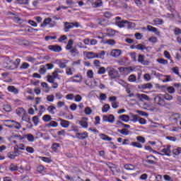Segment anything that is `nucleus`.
<instances>
[{
	"instance_id": "obj_58",
	"label": "nucleus",
	"mask_w": 181,
	"mask_h": 181,
	"mask_svg": "<svg viewBox=\"0 0 181 181\" xmlns=\"http://www.w3.org/2000/svg\"><path fill=\"white\" fill-rule=\"evenodd\" d=\"M21 123H18L17 122L13 124V128H15L16 129H21Z\"/></svg>"
},
{
	"instance_id": "obj_59",
	"label": "nucleus",
	"mask_w": 181,
	"mask_h": 181,
	"mask_svg": "<svg viewBox=\"0 0 181 181\" xmlns=\"http://www.w3.org/2000/svg\"><path fill=\"white\" fill-rule=\"evenodd\" d=\"M132 146H134L135 148H142V144L138 142H132Z\"/></svg>"
},
{
	"instance_id": "obj_9",
	"label": "nucleus",
	"mask_w": 181,
	"mask_h": 181,
	"mask_svg": "<svg viewBox=\"0 0 181 181\" xmlns=\"http://www.w3.org/2000/svg\"><path fill=\"white\" fill-rule=\"evenodd\" d=\"M73 28H74V23H64V32H69V30H70V29H73Z\"/></svg>"
},
{
	"instance_id": "obj_38",
	"label": "nucleus",
	"mask_w": 181,
	"mask_h": 181,
	"mask_svg": "<svg viewBox=\"0 0 181 181\" xmlns=\"http://www.w3.org/2000/svg\"><path fill=\"white\" fill-rule=\"evenodd\" d=\"M127 58H122L118 61L119 66H125L127 64Z\"/></svg>"
},
{
	"instance_id": "obj_6",
	"label": "nucleus",
	"mask_w": 181,
	"mask_h": 181,
	"mask_svg": "<svg viewBox=\"0 0 181 181\" xmlns=\"http://www.w3.org/2000/svg\"><path fill=\"white\" fill-rule=\"evenodd\" d=\"M103 120L105 121V122H110V124H112L114 121H115V117L112 115H110L109 116L103 115Z\"/></svg>"
},
{
	"instance_id": "obj_1",
	"label": "nucleus",
	"mask_w": 181,
	"mask_h": 181,
	"mask_svg": "<svg viewBox=\"0 0 181 181\" xmlns=\"http://www.w3.org/2000/svg\"><path fill=\"white\" fill-rule=\"evenodd\" d=\"M21 64V59H16L15 62H12L9 57H6L3 61V67L7 70H15L19 67Z\"/></svg>"
},
{
	"instance_id": "obj_53",
	"label": "nucleus",
	"mask_w": 181,
	"mask_h": 181,
	"mask_svg": "<svg viewBox=\"0 0 181 181\" xmlns=\"http://www.w3.org/2000/svg\"><path fill=\"white\" fill-rule=\"evenodd\" d=\"M93 64L95 67H97V69H98L101 66V62H100V60L98 59H95L93 61Z\"/></svg>"
},
{
	"instance_id": "obj_2",
	"label": "nucleus",
	"mask_w": 181,
	"mask_h": 181,
	"mask_svg": "<svg viewBox=\"0 0 181 181\" xmlns=\"http://www.w3.org/2000/svg\"><path fill=\"white\" fill-rule=\"evenodd\" d=\"M155 104L159 105V107H165L166 102L163 98V95L159 94L154 98Z\"/></svg>"
},
{
	"instance_id": "obj_47",
	"label": "nucleus",
	"mask_w": 181,
	"mask_h": 181,
	"mask_svg": "<svg viewBox=\"0 0 181 181\" xmlns=\"http://www.w3.org/2000/svg\"><path fill=\"white\" fill-rule=\"evenodd\" d=\"M7 156L9 159H15V158H16V155L13 152H8Z\"/></svg>"
},
{
	"instance_id": "obj_17",
	"label": "nucleus",
	"mask_w": 181,
	"mask_h": 181,
	"mask_svg": "<svg viewBox=\"0 0 181 181\" xmlns=\"http://www.w3.org/2000/svg\"><path fill=\"white\" fill-rule=\"evenodd\" d=\"M153 88V85H152V83H151L141 85V88H142L143 90H146V88H148V90H151V88Z\"/></svg>"
},
{
	"instance_id": "obj_43",
	"label": "nucleus",
	"mask_w": 181,
	"mask_h": 181,
	"mask_svg": "<svg viewBox=\"0 0 181 181\" xmlns=\"http://www.w3.org/2000/svg\"><path fill=\"white\" fill-rule=\"evenodd\" d=\"M84 112L86 115H91V114L93 113V110L90 107H87L86 108H85Z\"/></svg>"
},
{
	"instance_id": "obj_45",
	"label": "nucleus",
	"mask_w": 181,
	"mask_h": 181,
	"mask_svg": "<svg viewBox=\"0 0 181 181\" xmlns=\"http://www.w3.org/2000/svg\"><path fill=\"white\" fill-rule=\"evenodd\" d=\"M137 61L139 62V63H144V62L145 61V55L139 54Z\"/></svg>"
},
{
	"instance_id": "obj_7",
	"label": "nucleus",
	"mask_w": 181,
	"mask_h": 181,
	"mask_svg": "<svg viewBox=\"0 0 181 181\" xmlns=\"http://www.w3.org/2000/svg\"><path fill=\"white\" fill-rule=\"evenodd\" d=\"M48 49L49 50H51L52 52H55L57 53L62 52V47L59 45H49L48 46Z\"/></svg>"
},
{
	"instance_id": "obj_55",
	"label": "nucleus",
	"mask_w": 181,
	"mask_h": 181,
	"mask_svg": "<svg viewBox=\"0 0 181 181\" xmlns=\"http://www.w3.org/2000/svg\"><path fill=\"white\" fill-rule=\"evenodd\" d=\"M47 100H48L49 103H53V101H54V95H47Z\"/></svg>"
},
{
	"instance_id": "obj_24",
	"label": "nucleus",
	"mask_w": 181,
	"mask_h": 181,
	"mask_svg": "<svg viewBox=\"0 0 181 181\" xmlns=\"http://www.w3.org/2000/svg\"><path fill=\"white\" fill-rule=\"evenodd\" d=\"M23 138H26L29 142H33L35 141V136L32 134L24 135Z\"/></svg>"
},
{
	"instance_id": "obj_14",
	"label": "nucleus",
	"mask_w": 181,
	"mask_h": 181,
	"mask_svg": "<svg viewBox=\"0 0 181 181\" xmlns=\"http://www.w3.org/2000/svg\"><path fill=\"white\" fill-rule=\"evenodd\" d=\"M60 121V125L62 127V128H69L70 126V122L64 120L63 119H59Z\"/></svg>"
},
{
	"instance_id": "obj_26",
	"label": "nucleus",
	"mask_w": 181,
	"mask_h": 181,
	"mask_svg": "<svg viewBox=\"0 0 181 181\" xmlns=\"http://www.w3.org/2000/svg\"><path fill=\"white\" fill-rule=\"evenodd\" d=\"M130 121L132 122H138V120L139 119V116L137 115H132L130 117Z\"/></svg>"
},
{
	"instance_id": "obj_37",
	"label": "nucleus",
	"mask_w": 181,
	"mask_h": 181,
	"mask_svg": "<svg viewBox=\"0 0 181 181\" xmlns=\"http://www.w3.org/2000/svg\"><path fill=\"white\" fill-rule=\"evenodd\" d=\"M128 81H130V83H135L136 81V76L132 74L129 76Z\"/></svg>"
},
{
	"instance_id": "obj_50",
	"label": "nucleus",
	"mask_w": 181,
	"mask_h": 181,
	"mask_svg": "<svg viewBox=\"0 0 181 181\" xmlns=\"http://www.w3.org/2000/svg\"><path fill=\"white\" fill-rule=\"evenodd\" d=\"M29 66L30 65L28 64V62H24V63L22 64L20 69L21 70H26V69H28L29 67Z\"/></svg>"
},
{
	"instance_id": "obj_19",
	"label": "nucleus",
	"mask_w": 181,
	"mask_h": 181,
	"mask_svg": "<svg viewBox=\"0 0 181 181\" xmlns=\"http://www.w3.org/2000/svg\"><path fill=\"white\" fill-rule=\"evenodd\" d=\"M92 6L93 8H100V6H103V1L101 0H97L92 4Z\"/></svg>"
},
{
	"instance_id": "obj_48",
	"label": "nucleus",
	"mask_w": 181,
	"mask_h": 181,
	"mask_svg": "<svg viewBox=\"0 0 181 181\" xmlns=\"http://www.w3.org/2000/svg\"><path fill=\"white\" fill-rule=\"evenodd\" d=\"M33 122L34 123L35 127L37 126V124H39V116H34L33 117Z\"/></svg>"
},
{
	"instance_id": "obj_20",
	"label": "nucleus",
	"mask_w": 181,
	"mask_h": 181,
	"mask_svg": "<svg viewBox=\"0 0 181 181\" xmlns=\"http://www.w3.org/2000/svg\"><path fill=\"white\" fill-rule=\"evenodd\" d=\"M8 169H9V170H11V172H16V170H18V169H19V168H18V165L16 164L11 163L9 165Z\"/></svg>"
},
{
	"instance_id": "obj_64",
	"label": "nucleus",
	"mask_w": 181,
	"mask_h": 181,
	"mask_svg": "<svg viewBox=\"0 0 181 181\" xmlns=\"http://www.w3.org/2000/svg\"><path fill=\"white\" fill-rule=\"evenodd\" d=\"M164 177V180H166V181H173V179H172V177L168 175H165L163 176Z\"/></svg>"
},
{
	"instance_id": "obj_35",
	"label": "nucleus",
	"mask_w": 181,
	"mask_h": 181,
	"mask_svg": "<svg viewBox=\"0 0 181 181\" xmlns=\"http://www.w3.org/2000/svg\"><path fill=\"white\" fill-rule=\"evenodd\" d=\"M110 105L108 104H105L102 107V112H108L110 111Z\"/></svg>"
},
{
	"instance_id": "obj_8",
	"label": "nucleus",
	"mask_w": 181,
	"mask_h": 181,
	"mask_svg": "<svg viewBox=\"0 0 181 181\" xmlns=\"http://www.w3.org/2000/svg\"><path fill=\"white\" fill-rule=\"evenodd\" d=\"M76 138H78V139H86V138H88V133H87V132L83 133H76Z\"/></svg>"
},
{
	"instance_id": "obj_30",
	"label": "nucleus",
	"mask_w": 181,
	"mask_h": 181,
	"mask_svg": "<svg viewBox=\"0 0 181 181\" xmlns=\"http://www.w3.org/2000/svg\"><path fill=\"white\" fill-rule=\"evenodd\" d=\"M100 137L103 140V141H112V139L104 134H102L100 135Z\"/></svg>"
},
{
	"instance_id": "obj_40",
	"label": "nucleus",
	"mask_w": 181,
	"mask_h": 181,
	"mask_svg": "<svg viewBox=\"0 0 181 181\" xmlns=\"http://www.w3.org/2000/svg\"><path fill=\"white\" fill-rule=\"evenodd\" d=\"M79 125L82 127V128H88V123L86 121H80Z\"/></svg>"
},
{
	"instance_id": "obj_12",
	"label": "nucleus",
	"mask_w": 181,
	"mask_h": 181,
	"mask_svg": "<svg viewBox=\"0 0 181 181\" xmlns=\"http://www.w3.org/2000/svg\"><path fill=\"white\" fill-rule=\"evenodd\" d=\"M147 30H148V32H153L158 36L160 35V32L158 31V28L153 27L152 25H147Z\"/></svg>"
},
{
	"instance_id": "obj_16",
	"label": "nucleus",
	"mask_w": 181,
	"mask_h": 181,
	"mask_svg": "<svg viewBox=\"0 0 181 181\" xmlns=\"http://www.w3.org/2000/svg\"><path fill=\"white\" fill-rule=\"evenodd\" d=\"M7 90L10 93H13V94H18L19 93V90L16 89V88L13 86H8Z\"/></svg>"
},
{
	"instance_id": "obj_60",
	"label": "nucleus",
	"mask_w": 181,
	"mask_h": 181,
	"mask_svg": "<svg viewBox=\"0 0 181 181\" xmlns=\"http://www.w3.org/2000/svg\"><path fill=\"white\" fill-rule=\"evenodd\" d=\"M136 139L139 142H141V144H145V138L141 136H139L136 137Z\"/></svg>"
},
{
	"instance_id": "obj_57",
	"label": "nucleus",
	"mask_w": 181,
	"mask_h": 181,
	"mask_svg": "<svg viewBox=\"0 0 181 181\" xmlns=\"http://www.w3.org/2000/svg\"><path fill=\"white\" fill-rule=\"evenodd\" d=\"M13 21L14 22H16V23H22V22H23V20H22L21 18L18 17V16H15L13 18Z\"/></svg>"
},
{
	"instance_id": "obj_54",
	"label": "nucleus",
	"mask_w": 181,
	"mask_h": 181,
	"mask_svg": "<svg viewBox=\"0 0 181 181\" xmlns=\"http://www.w3.org/2000/svg\"><path fill=\"white\" fill-rule=\"evenodd\" d=\"M58 148H60V144H59V143H54L52 146V149L54 150V151H56V150Z\"/></svg>"
},
{
	"instance_id": "obj_56",
	"label": "nucleus",
	"mask_w": 181,
	"mask_h": 181,
	"mask_svg": "<svg viewBox=\"0 0 181 181\" xmlns=\"http://www.w3.org/2000/svg\"><path fill=\"white\" fill-rule=\"evenodd\" d=\"M105 74V68L104 66L100 67L98 71V74Z\"/></svg>"
},
{
	"instance_id": "obj_33",
	"label": "nucleus",
	"mask_w": 181,
	"mask_h": 181,
	"mask_svg": "<svg viewBox=\"0 0 181 181\" xmlns=\"http://www.w3.org/2000/svg\"><path fill=\"white\" fill-rule=\"evenodd\" d=\"M124 168L127 170H134V169H135V166L132 164H126L124 165Z\"/></svg>"
},
{
	"instance_id": "obj_51",
	"label": "nucleus",
	"mask_w": 181,
	"mask_h": 181,
	"mask_svg": "<svg viewBox=\"0 0 181 181\" xmlns=\"http://www.w3.org/2000/svg\"><path fill=\"white\" fill-rule=\"evenodd\" d=\"M87 77L88 78H93V77H94V72H93V70H88Z\"/></svg>"
},
{
	"instance_id": "obj_11",
	"label": "nucleus",
	"mask_w": 181,
	"mask_h": 181,
	"mask_svg": "<svg viewBox=\"0 0 181 181\" xmlns=\"http://www.w3.org/2000/svg\"><path fill=\"white\" fill-rule=\"evenodd\" d=\"M122 53L121 49H113L110 52V56L112 57H119Z\"/></svg>"
},
{
	"instance_id": "obj_15",
	"label": "nucleus",
	"mask_w": 181,
	"mask_h": 181,
	"mask_svg": "<svg viewBox=\"0 0 181 181\" xmlns=\"http://www.w3.org/2000/svg\"><path fill=\"white\" fill-rule=\"evenodd\" d=\"M85 54L87 59H96L97 57V53H95L93 52H86Z\"/></svg>"
},
{
	"instance_id": "obj_63",
	"label": "nucleus",
	"mask_w": 181,
	"mask_h": 181,
	"mask_svg": "<svg viewBox=\"0 0 181 181\" xmlns=\"http://www.w3.org/2000/svg\"><path fill=\"white\" fill-rule=\"evenodd\" d=\"M174 33L176 36L179 35H181V29L180 28H176L174 30Z\"/></svg>"
},
{
	"instance_id": "obj_42",
	"label": "nucleus",
	"mask_w": 181,
	"mask_h": 181,
	"mask_svg": "<svg viewBox=\"0 0 181 181\" xmlns=\"http://www.w3.org/2000/svg\"><path fill=\"white\" fill-rule=\"evenodd\" d=\"M167 91L170 93V94H175L176 90H175V88H173V86H168L167 88Z\"/></svg>"
},
{
	"instance_id": "obj_22",
	"label": "nucleus",
	"mask_w": 181,
	"mask_h": 181,
	"mask_svg": "<svg viewBox=\"0 0 181 181\" xmlns=\"http://www.w3.org/2000/svg\"><path fill=\"white\" fill-rule=\"evenodd\" d=\"M119 119L124 121V122H128L129 121V116L127 115H122L119 117Z\"/></svg>"
},
{
	"instance_id": "obj_61",
	"label": "nucleus",
	"mask_w": 181,
	"mask_h": 181,
	"mask_svg": "<svg viewBox=\"0 0 181 181\" xmlns=\"http://www.w3.org/2000/svg\"><path fill=\"white\" fill-rule=\"evenodd\" d=\"M160 64H168V60L163 59H158L157 60Z\"/></svg>"
},
{
	"instance_id": "obj_41",
	"label": "nucleus",
	"mask_w": 181,
	"mask_h": 181,
	"mask_svg": "<svg viewBox=\"0 0 181 181\" xmlns=\"http://www.w3.org/2000/svg\"><path fill=\"white\" fill-rule=\"evenodd\" d=\"M47 81L48 83H54L55 78L53 77V76L49 74L47 76Z\"/></svg>"
},
{
	"instance_id": "obj_44",
	"label": "nucleus",
	"mask_w": 181,
	"mask_h": 181,
	"mask_svg": "<svg viewBox=\"0 0 181 181\" xmlns=\"http://www.w3.org/2000/svg\"><path fill=\"white\" fill-rule=\"evenodd\" d=\"M54 110H56V107L53 105H50L47 107V111L50 112V114L54 115Z\"/></svg>"
},
{
	"instance_id": "obj_31",
	"label": "nucleus",
	"mask_w": 181,
	"mask_h": 181,
	"mask_svg": "<svg viewBox=\"0 0 181 181\" xmlns=\"http://www.w3.org/2000/svg\"><path fill=\"white\" fill-rule=\"evenodd\" d=\"M117 132H119V134H122V135H129V131H128L127 129H118Z\"/></svg>"
},
{
	"instance_id": "obj_28",
	"label": "nucleus",
	"mask_w": 181,
	"mask_h": 181,
	"mask_svg": "<svg viewBox=\"0 0 181 181\" xmlns=\"http://www.w3.org/2000/svg\"><path fill=\"white\" fill-rule=\"evenodd\" d=\"M163 97L164 100H167V101H172V100H173V96H172L169 93L163 95Z\"/></svg>"
},
{
	"instance_id": "obj_5",
	"label": "nucleus",
	"mask_w": 181,
	"mask_h": 181,
	"mask_svg": "<svg viewBox=\"0 0 181 181\" xmlns=\"http://www.w3.org/2000/svg\"><path fill=\"white\" fill-rule=\"evenodd\" d=\"M161 153L159 152H156L158 153V155H162V156H170V146H168L166 148H164L163 149L161 150Z\"/></svg>"
},
{
	"instance_id": "obj_49",
	"label": "nucleus",
	"mask_w": 181,
	"mask_h": 181,
	"mask_svg": "<svg viewBox=\"0 0 181 181\" xmlns=\"http://www.w3.org/2000/svg\"><path fill=\"white\" fill-rule=\"evenodd\" d=\"M105 45H110L111 46H114L115 45V40H107L104 42Z\"/></svg>"
},
{
	"instance_id": "obj_52",
	"label": "nucleus",
	"mask_w": 181,
	"mask_h": 181,
	"mask_svg": "<svg viewBox=\"0 0 181 181\" xmlns=\"http://www.w3.org/2000/svg\"><path fill=\"white\" fill-rule=\"evenodd\" d=\"M73 46V40H69L66 45V49L70 50Z\"/></svg>"
},
{
	"instance_id": "obj_23",
	"label": "nucleus",
	"mask_w": 181,
	"mask_h": 181,
	"mask_svg": "<svg viewBox=\"0 0 181 181\" xmlns=\"http://www.w3.org/2000/svg\"><path fill=\"white\" fill-rule=\"evenodd\" d=\"M52 22V18H47L45 19L43 23L41 24L42 28H45L47 25H49Z\"/></svg>"
},
{
	"instance_id": "obj_34",
	"label": "nucleus",
	"mask_w": 181,
	"mask_h": 181,
	"mask_svg": "<svg viewBox=\"0 0 181 181\" xmlns=\"http://www.w3.org/2000/svg\"><path fill=\"white\" fill-rule=\"evenodd\" d=\"M173 155H175L176 156H178V155H180L181 153V148L178 147L177 148H175L173 150Z\"/></svg>"
},
{
	"instance_id": "obj_62",
	"label": "nucleus",
	"mask_w": 181,
	"mask_h": 181,
	"mask_svg": "<svg viewBox=\"0 0 181 181\" xmlns=\"http://www.w3.org/2000/svg\"><path fill=\"white\" fill-rule=\"evenodd\" d=\"M39 73L40 74H45V73H46V68L45 67V66H42L39 70Z\"/></svg>"
},
{
	"instance_id": "obj_39",
	"label": "nucleus",
	"mask_w": 181,
	"mask_h": 181,
	"mask_svg": "<svg viewBox=\"0 0 181 181\" xmlns=\"http://www.w3.org/2000/svg\"><path fill=\"white\" fill-rule=\"evenodd\" d=\"M154 25H162L163 23V20L160 18H156L153 21Z\"/></svg>"
},
{
	"instance_id": "obj_4",
	"label": "nucleus",
	"mask_w": 181,
	"mask_h": 181,
	"mask_svg": "<svg viewBox=\"0 0 181 181\" xmlns=\"http://www.w3.org/2000/svg\"><path fill=\"white\" fill-rule=\"evenodd\" d=\"M69 81H72V83H81L83 81V76L80 74L75 75L69 78Z\"/></svg>"
},
{
	"instance_id": "obj_25",
	"label": "nucleus",
	"mask_w": 181,
	"mask_h": 181,
	"mask_svg": "<svg viewBox=\"0 0 181 181\" xmlns=\"http://www.w3.org/2000/svg\"><path fill=\"white\" fill-rule=\"evenodd\" d=\"M124 23H128L127 21H116L115 25L119 26V28H124L125 25Z\"/></svg>"
},
{
	"instance_id": "obj_32",
	"label": "nucleus",
	"mask_w": 181,
	"mask_h": 181,
	"mask_svg": "<svg viewBox=\"0 0 181 181\" xmlns=\"http://www.w3.org/2000/svg\"><path fill=\"white\" fill-rule=\"evenodd\" d=\"M42 120H44L45 122H49V121H52V116L45 115L42 117Z\"/></svg>"
},
{
	"instance_id": "obj_29",
	"label": "nucleus",
	"mask_w": 181,
	"mask_h": 181,
	"mask_svg": "<svg viewBox=\"0 0 181 181\" xmlns=\"http://www.w3.org/2000/svg\"><path fill=\"white\" fill-rule=\"evenodd\" d=\"M104 56H105V51L96 53V59H104Z\"/></svg>"
},
{
	"instance_id": "obj_10",
	"label": "nucleus",
	"mask_w": 181,
	"mask_h": 181,
	"mask_svg": "<svg viewBox=\"0 0 181 181\" xmlns=\"http://www.w3.org/2000/svg\"><path fill=\"white\" fill-rule=\"evenodd\" d=\"M136 97L139 99L140 101H149L150 100L149 96L145 94L137 93Z\"/></svg>"
},
{
	"instance_id": "obj_3",
	"label": "nucleus",
	"mask_w": 181,
	"mask_h": 181,
	"mask_svg": "<svg viewBox=\"0 0 181 181\" xmlns=\"http://www.w3.org/2000/svg\"><path fill=\"white\" fill-rule=\"evenodd\" d=\"M107 70H109L108 74L111 78H117V77H118V71L112 67H108Z\"/></svg>"
},
{
	"instance_id": "obj_18",
	"label": "nucleus",
	"mask_w": 181,
	"mask_h": 181,
	"mask_svg": "<svg viewBox=\"0 0 181 181\" xmlns=\"http://www.w3.org/2000/svg\"><path fill=\"white\" fill-rule=\"evenodd\" d=\"M26 113V110H25V109H23V107H18L16 110V114L19 116V117H22V115H23L24 114Z\"/></svg>"
},
{
	"instance_id": "obj_36",
	"label": "nucleus",
	"mask_w": 181,
	"mask_h": 181,
	"mask_svg": "<svg viewBox=\"0 0 181 181\" xmlns=\"http://www.w3.org/2000/svg\"><path fill=\"white\" fill-rule=\"evenodd\" d=\"M137 50H148V47L142 44H139L136 45Z\"/></svg>"
},
{
	"instance_id": "obj_46",
	"label": "nucleus",
	"mask_w": 181,
	"mask_h": 181,
	"mask_svg": "<svg viewBox=\"0 0 181 181\" xmlns=\"http://www.w3.org/2000/svg\"><path fill=\"white\" fill-rule=\"evenodd\" d=\"M20 5H29V0H17Z\"/></svg>"
},
{
	"instance_id": "obj_21",
	"label": "nucleus",
	"mask_w": 181,
	"mask_h": 181,
	"mask_svg": "<svg viewBox=\"0 0 181 181\" xmlns=\"http://www.w3.org/2000/svg\"><path fill=\"white\" fill-rule=\"evenodd\" d=\"M47 127H48V128H50V127L56 128L59 127V123H57L56 121H51L49 124H47Z\"/></svg>"
},
{
	"instance_id": "obj_13",
	"label": "nucleus",
	"mask_w": 181,
	"mask_h": 181,
	"mask_svg": "<svg viewBox=\"0 0 181 181\" xmlns=\"http://www.w3.org/2000/svg\"><path fill=\"white\" fill-rule=\"evenodd\" d=\"M96 22L98 25H100V26H107V25H108V21L104 18H98Z\"/></svg>"
},
{
	"instance_id": "obj_27",
	"label": "nucleus",
	"mask_w": 181,
	"mask_h": 181,
	"mask_svg": "<svg viewBox=\"0 0 181 181\" xmlns=\"http://www.w3.org/2000/svg\"><path fill=\"white\" fill-rule=\"evenodd\" d=\"M22 121H25V122L30 124V117L25 113L22 117Z\"/></svg>"
}]
</instances>
